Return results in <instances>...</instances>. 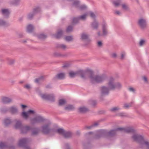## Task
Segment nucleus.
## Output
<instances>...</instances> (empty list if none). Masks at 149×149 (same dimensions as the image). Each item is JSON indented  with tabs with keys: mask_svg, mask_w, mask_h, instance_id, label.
I'll return each instance as SVG.
<instances>
[{
	"mask_svg": "<svg viewBox=\"0 0 149 149\" xmlns=\"http://www.w3.org/2000/svg\"><path fill=\"white\" fill-rule=\"evenodd\" d=\"M24 87L27 89H29L30 88H31V87H30V86L29 85V84H26V85H25L24 86Z\"/></svg>",
	"mask_w": 149,
	"mask_h": 149,
	"instance_id": "obj_61",
	"label": "nucleus"
},
{
	"mask_svg": "<svg viewBox=\"0 0 149 149\" xmlns=\"http://www.w3.org/2000/svg\"><path fill=\"white\" fill-rule=\"evenodd\" d=\"M23 126L22 125L21 121L18 120L17 121L15 125V127L16 129H21Z\"/></svg>",
	"mask_w": 149,
	"mask_h": 149,
	"instance_id": "obj_31",
	"label": "nucleus"
},
{
	"mask_svg": "<svg viewBox=\"0 0 149 149\" xmlns=\"http://www.w3.org/2000/svg\"><path fill=\"white\" fill-rule=\"evenodd\" d=\"M40 11V8L39 7H37L33 9V12L35 14Z\"/></svg>",
	"mask_w": 149,
	"mask_h": 149,
	"instance_id": "obj_40",
	"label": "nucleus"
},
{
	"mask_svg": "<svg viewBox=\"0 0 149 149\" xmlns=\"http://www.w3.org/2000/svg\"><path fill=\"white\" fill-rule=\"evenodd\" d=\"M8 63L10 65L13 64L15 62V61L13 59H7Z\"/></svg>",
	"mask_w": 149,
	"mask_h": 149,
	"instance_id": "obj_46",
	"label": "nucleus"
},
{
	"mask_svg": "<svg viewBox=\"0 0 149 149\" xmlns=\"http://www.w3.org/2000/svg\"><path fill=\"white\" fill-rule=\"evenodd\" d=\"M45 120L43 117L40 116H38L31 119V121L32 124L36 123H39L44 122Z\"/></svg>",
	"mask_w": 149,
	"mask_h": 149,
	"instance_id": "obj_7",
	"label": "nucleus"
},
{
	"mask_svg": "<svg viewBox=\"0 0 149 149\" xmlns=\"http://www.w3.org/2000/svg\"><path fill=\"white\" fill-rule=\"evenodd\" d=\"M72 133L70 131L66 132L65 131L63 136L66 139L70 138L72 137Z\"/></svg>",
	"mask_w": 149,
	"mask_h": 149,
	"instance_id": "obj_30",
	"label": "nucleus"
},
{
	"mask_svg": "<svg viewBox=\"0 0 149 149\" xmlns=\"http://www.w3.org/2000/svg\"><path fill=\"white\" fill-rule=\"evenodd\" d=\"M114 79L112 77H111L107 83L108 87L110 90H114L115 89V83H114Z\"/></svg>",
	"mask_w": 149,
	"mask_h": 149,
	"instance_id": "obj_8",
	"label": "nucleus"
},
{
	"mask_svg": "<svg viewBox=\"0 0 149 149\" xmlns=\"http://www.w3.org/2000/svg\"><path fill=\"white\" fill-rule=\"evenodd\" d=\"M132 138L134 141H137L140 143V147L143 148V144L145 145L146 147V149H149V142L144 140V137L142 135L138 134L133 135Z\"/></svg>",
	"mask_w": 149,
	"mask_h": 149,
	"instance_id": "obj_2",
	"label": "nucleus"
},
{
	"mask_svg": "<svg viewBox=\"0 0 149 149\" xmlns=\"http://www.w3.org/2000/svg\"><path fill=\"white\" fill-rule=\"evenodd\" d=\"M80 39L82 40H86L87 43H86L85 45H88L91 41V40L89 38V36L84 33H83L81 34Z\"/></svg>",
	"mask_w": 149,
	"mask_h": 149,
	"instance_id": "obj_13",
	"label": "nucleus"
},
{
	"mask_svg": "<svg viewBox=\"0 0 149 149\" xmlns=\"http://www.w3.org/2000/svg\"><path fill=\"white\" fill-rule=\"evenodd\" d=\"M35 113V111L34 110H29L27 111V112L24 111L22 112L21 114V116L25 119H27L29 117V115L31 114H34Z\"/></svg>",
	"mask_w": 149,
	"mask_h": 149,
	"instance_id": "obj_10",
	"label": "nucleus"
},
{
	"mask_svg": "<svg viewBox=\"0 0 149 149\" xmlns=\"http://www.w3.org/2000/svg\"><path fill=\"white\" fill-rule=\"evenodd\" d=\"M79 1L77 0L74 1L72 4V6H74L76 8H78L79 6Z\"/></svg>",
	"mask_w": 149,
	"mask_h": 149,
	"instance_id": "obj_39",
	"label": "nucleus"
},
{
	"mask_svg": "<svg viewBox=\"0 0 149 149\" xmlns=\"http://www.w3.org/2000/svg\"><path fill=\"white\" fill-rule=\"evenodd\" d=\"M102 137L100 133L98 132L97 134H96L94 136V138L95 139H98Z\"/></svg>",
	"mask_w": 149,
	"mask_h": 149,
	"instance_id": "obj_51",
	"label": "nucleus"
},
{
	"mask_svg": "<svg viewBox=\"0 0 149 149\" xmlns=\"http://www.w3.org/2000/svg\"><path fill=\"white\" fill-rule=\"evenodd\" d=\"M20 2V0H13L12 2V4L15 6L18 5Z\"/></svg>",
	"mask_w": 149,
	"mask_h": 149,
	"instance_id": "obj_48",
	"label": "nucleus"
},
{
	"mask_svg": "<svg viewBox=\"0 0 149 149\" xmlns=\"http://www.w3.org/2000/svg\"><path fill=\"white\" fill-rule=\"evenodd\" d=\"M1 101L4 104H8L12 102V100L8 97L4 96L2 97Z\"/></svg>",
	"mask_w": 149,
	"mask_h": 149,
	"instance_id": "obj_18",
	"label": "nucleus"
},
{
	"mask_svg": "<svg viewBox=\"0 0 149 149\" xmlns=\"http://www.w3.org/2000/svg\"><path fill=\"white\" fill-rule=\"evenodd\" d=\"M12 122V121L9 118H6L4 120V124L6 127H7L10 125Z\"/></svg>",
	"mask_w": 149,
	"mask_h": 149,
	"instance_id": "obj_29",
	"label": "nucleus"
},
{
	"mask_svg": "<svg viewBox=\"0 0 149 149\" xmlns=\"http://www.w3.org/2000/svg\"><path fill=\"white\" fill-rule=\"evenodd\" d=\"M101 95L100 99L101 101H103L104 99L103 96L104 95H108L109 93L110 89L107 87L102 86L100 88Z\"/></svg>",
	"mask_w": 149,
	"mask_h": 149,
	"instance_id": "obj_4",
	"label": "nucleus"
},
{
	"mask_svg": "<svg viewBox=\"0 0 149 149\" xmlns=\"http://www.w3.org/2000/svg\"><path fill=\"white\" fill-rule=\"evenodd\" d=\"M123 107L125 109H128L130 107L128 105V104L125 103L124 104Z\"/></svg>",
	"mask_w": 149,
	"mask_h": 149,
	"instance_id": "obj_60",
	"label": "nucleus"
},
{
	"mask_svg": "<svg viewBox=\"0 0 149 149\" xmlns=\"http://www.w3.org/2000/svg\"><path fill=\"white\" fill-rule=\"evenodd\" d=\"M119 109V108H118L117 107H113V108H112L111 109H110V110L111 111H116L118 110Z\"/></svg>",
	"mask_w": 149,
	"mask_h": 149,
	"instance_id": "obj_54",
	"label": "nucleus"
},
{
	"mask_svg": "<svg viewBox=\"0 0 149 149\" xmlns=\"http://www.w3.org/2000/svg\"><path fill=\"white\" fill-rule=\"evenodd\" d=\"M93 127V125H91L89 126H86L85 127L84 129L89 130V129H91Z\"/></svg>",
	"mask_w": 149,
	"mask_h": 149,
	"instance_id": "obj_63",
	"label": "nucleus"
},
{
	"mask_svg": "<svg viewBox=\"0 0 149 149\" xmlns=\"http://www.w3.org/2000/svg\"><path fill=\"white\" fill-rule=\"evenodd\" d=\"M86 14H84L83 15L79 16L78 17L79 20L81 19L84 20L86 19Z\"/></svg>",
	"mask_w": 149,
	"mask_h": 149,
	"instance_id": "obj_49",
	"label": "nucleus"
},
{
	"mask_svg": "<svg viewBox=\"0 0 149 149\" xmlns=\"http://www.w3.org/2000/svg\"><path fill=\"white\" fill-rule=\"evenodd\" d=\"M49 124H47L42 126V131L44 134H48L51 132H55V130L49 128Z\"/></svg>",
	"mask_w": 149,
	"mask_h": 149,
	"instance_id": "obj_5",
	"label": "nucleus"
},
{
	"mask_svg": "<svg viewBox=\"0 0 149 149\" xmlns=\"http://www.w3.org/2000/svg\"><path fill=\"white\" fill-rule=\"evenodd\" d=\"M70 65L68 63H65L62 66V67L63 68H66L69 67L70 66Z\"/></svg>",
	"mask_w": 149,
	"mask_h": 149,
	"instance_id": "obj_59",
	"label": "nucleus"
},
{
	"mask_svg": "<svg viewBox=\"0 0 149 149\" xmlns=\"http://www.w3.org/2000/svg\"><path fill=\"white\" fill-rule=\"evenodd\" d=\"M34 29L33 26L32 25L29 24L27 27V31L29 33H31L33 32Z\"/></svg>",
	"mask_w": 149,
	"mask_h": 149,
	"instance_id": "obj_32",
	"label": "nucleus"
},
{
	"mask_svg": "<svg viewBox=\"0 0 149 149\" xmlns=\"http://www.w3.org/2000/svg\"><path fill=\"white\" fill-rule=\"evenodd\" d=\"M54 56L56 57H65L67 56L68 55L67 54H62L60 53L55 52L54 54Z\"/></svg>",
	"mask_w": 149,
	"mask_h": 149,
	"instance_id": "obj_35",
	"label": "nucleus"
},
{
	"mask_svg": "<svg viewBox=\"0 0 149 149\" xmlns=\"http://www.w3.org/2000/svg\"><path fill=\"white\" fill-rule=\"evenodd\" d=\"M31 127L29 126H22L20 130L22 133L26 134L28 131L31 130Z\"/></svg>",
	"mask_w": 149,
	"mask_h": 149,
	"instance_id": "obj_15",
	"label": "nucleus"
},
{
	"mask_svg": "<svg viewBox=\"0 0 149 149\" xmlns=\"http://www.w3.org/2000/svg\"><path fill=\"white\" fill-rule=\"evenodd\" d=\"M79 9L81 10H83L85 9L86 8V7L85 5H83L81 6H79Z\"/></svg>",
	"mask_w": 149,
	"mask_h": 149,
	"instance_id": "obj_53",
	"label": "nucleus"
},
{
	"mask_svg": "<svg viewBox=\"0 0 149 149\" xmlns=\"http://www.w3.org/2000/svg\"><path fill=\"white\" fill-rule=\"evenodd\" d=\"M35 15V14L33 13H29L27 16V18L28 19L30 20L32 19L33 16Z\"/></svg>",
	"mask_w": 149,
	"mask_h": 149,
	"instance_id": "obj_45",
	"label": "nucleus"
},
{
	"mask_svg": "<svg viewBox=\"0 0 149 149\" xmlns=\"http://www.w3.org/2000/svg\"><path fill=\"white\" fill-rule=\"evenodd\" d=\"M86 70H80L77 71L75 72L72 71L70 72H69V76L71 78H73L77 75H79L83 79H86Z\"/></svg>",
	"mask_w": 149,
	"mask_h": 149,
	"instance_id": "obj_3",
	"label": "nucleus"
},
{
	"mask_svg": "<svg viewBox=\"0 0 149 149\" xmlns=\"http://www.w3.org/2000/svg\"><path fill=\"white\" fill-rule=\"evenodd\" d=\"M72 24L71 25H69L67 27L66 29V32L67 33H69L73 31V26Z\"/></svg>",
	"mask_w": 149,
	"mask_h": 149,
	"instance_id": "obj_36",
	"label": "nucleus"
},
{
	"mask_svg": "<svg viewBox=\"0 0 149 149\" xmlns=\"http://www.w3.org/2000/svg\"><path fill=\"white\" fill-rule=\"evenodd\" d=\"M7 146L5 145L3 143L1 142L0 143V148L3 149L5 148Z\"/></svg>",
	"mask_w": 149,
	"mask_h": 149,
	"instance_id": "obj_52",
	"label": "nucleus"
},
{
	"mask_svg": "<svg viewBox=\"0 0 149 149\" xmlns=\"http://www.w3.org/2000/svg\"><path fill=\"white\" fill-rule=\"evenodd\" d=\"M90 16L91 17L94 19H95V18L96 17V16L95 14L94 13L92 12H91L90 13Z\"/></svg>",
	"mask_w": 149,
	"mask_h": 149,
	"instance_id": "obj_56",
	"label": "nucleus"
},
{
	"mask_svg": "<svg viewBox=\"0 0 149 149\" xmlns=\"http://www.w3.org/2000/svg\"><path fill=\"white\" fill-rule=\"evenodd\" d=\"M65 146L66 147V149H70V145L68 143H66L65 144Z\"/></svg>",
	"mask_w": 149,
	"mask_h": 149,
	"instance_id": "obj_62",
	"label": "nucleus"
},
{
	"mask_svg": "<svg viewBox=\"0 0 149 149\" xmlns=\"http://www.w3.org/2000/svg\"><path fill=\"white\" fill-rule=\"evenodd\" d=\"M84 149H89L92 147L91 142L90 140H88L83 143Z\"/></svg>",
	"mask_w": 149,
	"mask_h": 149,
	"instance_id": "obj_16",
	"label": "nucleus"
},
{
	"mask_svg": "<svg viewBox=\"0 0 149 149\" xmlns=\"http://www.w3.org/2000/svg\"><path fill=\"white\" fill-rule=\"evenodd\" d=\"M2 14L4 17L6 18L8 17L10 14V12L8 9H3L1 10Z\"/></svg>",
	"mask_w": 149,
	"mask_h": 149,
	"instance_id": "obj_17",
	"label": "nucleus"
},
{
	"mask_svg": "<svg viewBox=\"0 0 149 149\" xmlns=\"http://www.w3.org/2000/svg\"><path fill=\"white\" fill-rule=\"evenodd\" d=\"M75 109L74 107L72 105L69 104L64 108L65 110L68 111H72Z\"/></svg>",
	"mask_w": 149,
	"mask_h": 149,
	"instance_id": "obj_28",
	"label": "nucleus"
},
{
	"mask_svg": "<svg viewBox=\"0 0 149 149\" xmlns=\"http://www.w3.org/2000/svg\"><path fill=\"white\" fill-rule=\"evenodd\" d=\"M63 34V31L62 29H60L57 32L56 34L54 35L55 37L57 39H60Z\"/></svg>",
	"mask_w": 149,
	"mask_h": 149,
	"instance_id": "obj_27",
	"label": "nucleus"
},
{
	"mask_svg": "<svg viewBox=\"0 0 149 149\" xmlns=\"http://www.w3.org/2000/svg\"><path fill=\"white\" fill-rule=\"evenodd\" d=\"M9 111L12 114H17L18 111L17 108L14 106L10 107L9 109Z\"/></svg>",
	"mask_w": 149,
	"mask_h": 149,
	"instance_id": "obj_22",
	"label": "nucleus"
},
{
	"mask_svg": "<svg viewBox=\"0 0 149 149\" xmlns=\"http://www.w3.org/2000/svg\"><path fill=\"white\" fill-rule=\"evenodd\" d=\"M8 110L6 108H2L1 109V111L2 113H6Z\"/></svg>",
	"mask_w": 149,
	"mask_h": 149,
	"instance_id": "obj_50",
	"label": "nucleus"
},
{
	"mask_svg": "<svg viewBox=\"0 0 149 149\" xmlns=\"http://www.w3.org/2000/svg\"><path fill=\"white\" fill-rule=\"evenodd\" d=\"M66 103V101L63 99H61L59 100L58 105L61 106L64 105Z\"/></svg>",
	"mask_w": 149,
	"mask_h": 149,
	"instance_id": "obj_38",
	"label": "nucleus"
},
{
	"mask_svg": "<svg viewBox=\"0 0 149 149\" xmlns=\"http://www.w3.org/2000/svg\"><path fill=\"white\" fill-rule=\"evenodd\" d=\"M142 79L145 82L148 84V83L147 78L146 76H143L142 77Z\"/></svg>",
	"mask_w": 149,
	"mask_h": 149,
	"instance_id": "obj_55",
	"label": "nucleus"
},
{
	"mask_svg": "<svg viewBox=\"0 0 149 149\" xmlns=\"http://www.w3.org/2000/svg\"><path fill=\"white\" fill-rule=\"evenodd\" d=\"M89 102L90 104L94 107L97 104V102L95 100H90Z\"/></svg>",
	"mask_w": 149,
	"mask_h": 149,
	"instance_id": "obj_44",
	"label": "nucleus"
},
{
	"mask_svg": "<svg viewBox=\"0 0 149 149\" xmlns=\"http://www.w3.org/2000/svg\"><path fill=\"white\" fill-rule=\"evenodd\" d=\"M56 47L64 49L66 48V46L64 44H58L56 45Z\"/></svg>",
	"mask_w": 149,
	"mask_h": 149,
	"instance_id": "obj_42",
	"label": "nucleus"
},
{
	"mask_svg": "<svg viewBox=\"0 0 149 149\" xmlns=\"http://www.w3.org/2000/svg\"><path fill=\"white\" fill-rule=\"evenodd\" d=\"M122 87V86L120 83L117 82L115 83V89L117 88L118 89H120Z\"/></svg>",
	"mask_w": 149,
	"mask_h": 149,
	"instance_id": "obj_41",
	"label": "nucleus"
},
{
	"mask_svg": "<svg viewBox=\"0 0 149 149\" xmlns=\"http://www.w3.org/2000/svg\"><path fill=\"white\" fill-rule=\"evenodd\" d=\"M145 42L144 40H141L139 42V45L140 46H142Z\"/></svg>",
	"mask_w": 149,
	"mask_h": 149,
	"instance_id": "obj_64",
	"label": "nucleus"
},
{
	"mask_svg": "<svg viewBox=\"0 0 149 149\" xmlns=\"http://www.w3.org/2000/svg\"><path fill=\"white\" fill-rule=\"evenodd\" d=\"M79 19L78 17H73L71 23L73 25H75L79 23Z\"/></svg>",
	"mask_w": 149,
	"mask_h": 149,
	"instance_id": "obj_25",
	"label": "nucleus"
},
{
	"mask_svg": "<svg viewBox=\"0 0 149 149\" xmlns=\"http://www.w3.org/2000/svg\"><path fill=\"white\" fill-rule=\"evenodd\" d=\"M122 129L120 131H123L125 133H134L135 132V130L131 127H128L127 128H121Z\"/></svg>",
	"mask_w": 149,
	"mask_h": 149,
	"instance_id": "obj_14",
	"label": "nucleus"
},
{
	"mask_svg": "<svg viewBox=\"0 0 149 149\" xmlns=\"http://www.w3.org/2000/svg\"><path fill=\"white\" fill-rule=\"evenodd\" d=\"M88 111V109L85 107H80L78 108V112L80 113H85Z\"/></svg>",
	"mask_w": 149,
	"mask_h": 149,
	"instance_id": "obj_21",
	"label": "nucleus"
},
{
	"mask_svg": "<svg viewBox=\"0 0 149 149\" xmlns=\"http://www.w3.org/2000/svg\"><path fill=\"white\" fill-rule=\"evenodd\" d=\"M129 90L131 91L132 92L134 93H135V90L132 87H130L128 88Z\"/></svg>",
	"mask_w": 149,
	"mask_h": 149,
	"instance_id": "obj_57",
	"label": "nucleus"
},
{
	"mask_svg": "<svg viewBox=\"0 0 149 149\" xmlns=\"http://www.w3.org/2000/svg\"><path fill=\"white\" fill-rule=\"evenodd\" d=\"M102 30L103 35L106 36L107 33V26L105 23L102 25Z\"/></svg>",
	"mask_w": 149,
	"mask_h": 149,
	"instance_id": "obj_26",
	"label": "nucleus"
},
{
	"mask_svg": "<svg viewBox=\"0 0 149 149\" xmlns=\"http://www.w3.org/2000/svg\"><path fill=\"white\" fill-rule=\"evenodd\" d=\"M10 24L9 23L7 22L2 19H0V26H8Z\"/></svg>",
	"mask_w": 149,
	"mask_h": 149,
	"instance_id": "obj_34",
	"label": "nucleus"
},
{
	"mask_svg": "<svg viewBox=\"0 0 149 149\" xmlns=\"http://www.w3.org/2000/svg\"><path fill=\"white\" fill-rule=\"evenodd\" d=\"M122 7L123 9L125 10H127L128 9V6L125 4H123L122 5Z\"/></svg>",
	"mask_w": 149,
	"mask_h": 149,
	"instance_id": "obj_58",
	"label": "nucleus"
},
{
	"mask_svg": "<svg viewBox=\"0 0 149 149\" xmlns=\"http://www.w3.org/2000/svg\"><path fill=\"white\" fill-rule=\"evenodd\" d=\"M39 95L43 100L54 102L55 101V97L53 94H46L39 93Z\"/></svg>",
	"mask_w": 149,
	"mask_h": 149,
	"instance_id": "obj_6",
	"label": "nucleus"
},
{
	"mask_svg": "<svg viewBox=\"0 0 149 149\" xmlns=\"http://www.w3.org/2000/svg\"><path fill=\"white\" fill-rule=\"evenodd\" d=\"M44 78V77L43 76H41L38 78L34 80V82L36 83H39V81L43 79Z\"/></svg>",
	"mask_w": 149,
	"mask_h": 149,
	"instance_id": "obj_47",
	"label": "nucleus"
},
{
	"mask_svg": "<svg viewBox=\"0 0 149 149\" xmlns=\"http://www.w3.org/2000/svg\"><path fill=\"white\" fill-rule=\"evenodd\" d=\"M27 142V138H23L19 140L18 145L20 147L28 149L29 147L26 145Z\"/></svg>",
	"mask_w": 149,
	"mask_h": 149,
	"instance_id": "obj_9",
	"label": "nucleus"
},
{
	"mask_svg": "<svg viewBox=\"0 0 149 149\" xmlns=\"http://www.w3.org/2000/svg\"><path fill=\"white\" fill-rule=\"evenodd\" d=\"M89 75V78L90 79V82L92 84L95 83H101L107 79V77L105 74H102L101 75H96L94 76L93 71L90 69H87L86 75Z\"/></svg>",
	"mask_w": 149,
	"mask_h": 149,
	"instance_id": "obj_1",
	"label": "nucleus"
},
{
	"mask_svg": "<svg viewBox=\"0 0 149 149\" xmlns=\"http://www.w3.org/2000/svg\"><path fill=\"white\" fill-rule=\"evenodd\" d=\"M65 131L62 128H59L56 131L55 130L54 132H56L58 134L62 135L63 136Z\"/></svg>",
	"mask_w": 149,
	"mask_h": 149,
	"instance_id": "obj_33",
	"label": "nucleus"
},
{
	"mask_svg": "<svg viewBox=\"0 0 149 149\" xmlns=\"http://www.w3.org/2000/svg\"><path fill=\"white\" fill-rule=\"evenodd\" d=\"M138 24L142 29H144L146 26L147 23L146 20L143 18H141L139 19Z\"/></svg>",
	"mask_w": 149,
	"mask_h": 149,
	"instance_id": "obj_11",
	"label": "nucleus"
},
{
	"mask_svg": "<svg viewBox=\"0 0 149 149\" xmlns=\"http://www.w3.org/2000/svg\"><path fill=\"white\" fill-rule=\"evenodd\" d=\"M99 25L98 22L96 19H94L93 22L91 24V27L94 29H97L98 28Z\"/></svg>",
	"mask_w": 149,
	"mask_h": 149,
	"instance_id": "obj_19",
	"label": "nucleus"
},
{
	"mask_svg": "<svg viewBox=\"0 0 149 149\" xmlns=\"http://www.w3.org/2000/svg\"><path fill=\"white\" fill-rule=\"evenodd\" d=\"M65 39L68 41H72L73 40V37L72 36H66Z\"/></svg>",
	"mask_w": 149,
	"mask_h": 149,
	"instance_id": "obj_43",
	"label": "nucleus"
},
{
	"mask_svg": "<svg viewBox=\"0 0 149 149\" xmlns=\"http://www.w3.org/2000/svg\"><path fill=\"white\" fill-rule=\"evenodd\" d=\"M47 37L46 35L43 34H40L38 36V37L39 39L43 40L45 39Z\"/></svg>",
	"mask_w": 149,
	"mask_h": 149,
	"instance_id": "obj_37",
	"label": "nucleus"
},
{
	"mask_svg": "<svg viewBox=\"0 0 149 149\" xmlns=\"http://www.w3.org/2000/svg\"><path fill=\"white\" fill-rule=\"evenodd\" d=\"M65 74L63 73H61L58 74L53 78L54 79H63L65 78Z\"/></svg>",
	"mask_w": 149,
	"mask_h": 149,
	"instance_id": "obj_20",
	"label": "nucleus"
},
{
	"mask_svg": "<svg viewBox=\"0 0 149 149\" xmlns=\"http://www.w3.org/2000/svg\"><path fill=\"white\" fill-rule=\"evenodd\" d=\"M102 137H108L107 131L106 130H102L99 131Z\"/></svg>",
	"mask_w": 149,
	"mask_h": 149,
	"instance_id": "obj_23",
	"label": "nucleus"
},
{
	"mask_svg": "<svg viewBox=\"0 0 149 149\" xmlns=\"http://www.w3.org/2000/svg\"><path fill=\"white\" fill-rule=\"evenodd\" d=\"M32 130L31 135L33 136H36L39 133V129L36 127H31Z\"/></svg>",
	"mask_w": 149,
	"mask_h": 149,
	"instance_id": "obj_24",
	"label": "nucleus"
},
{
	"mask_svg": "<svg viewBox=\"0 0 149 149\" xmlns=\"http://www.w3.org/2000/svg\"><path fill=\"white\" fill-rule=\"evenodd\" d=\"M122 129L120 127L116 128L115 129L111 130L109 132L107 131L108 137H113L115 136L116 134V132L118 131L121 130Z\"/></svg>",
	"mask_w": 149,
	"mask_h": 149,
	"instance_id": "obj_12",
	"label": "nucleus"
}]
</instances>
